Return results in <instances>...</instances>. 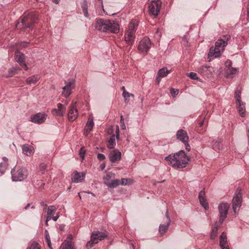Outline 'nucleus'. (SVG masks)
<instances>
[{"label":"nucleus","instance_id":"bf43d9fd","mask_svg":"<svg viewBox=\"0 0 249 249\" xmlns=\"http://www.w3.org/2000/svg\"><path fill=\"white\" fill-rule=\"evenodd\" d=\"M59 215H56L54 216H53L51 218H52V219L54 221H56L58 219V218H59Z\"/></svg>","mask_w":249,"mask_h":249},{"label":"nucleus","instance_id":"a19ab883","mask_svg":"<svg viewBox=\"0 0 249 249\" xmlns=\"http://www.w3.org/2000/svg\"><path fill=\"white\" fill-rule=\"evenodd\" d=\"M45 239H46V242L47 243L48 246L50 249H52L50 237L49 235V233L47 230L45 231Z\"/></svg>","mask_w":249,"mask_h":249},{"label":"nucleus","instance_id":"9b49d317","mask_svg":"<svg viewBox=\"0 0 249 249\" xmlns=\"http://www.w3.org/2000/svg\"><path fill=\"white\" fill-rule=\"evenodd\" d=\"M110 20L99 18L96 20L95 28L99 31L103 32H107V27H108V23Z\"/></svg>","mask_w":249,"mask_h":249},{"label":"nucleus","instance_id":"bb28decb","mask_svg":"<svg viewBox=\"0 0 249 249\" xmlns=\"http://www.w3.org/2000/svg\"><path fill=\"white\" fill-rule=\"evenodd\" d=\"M138 25V24L135 20H132L129 24L126 31L135 34Z\"/></svg>","mask_w":249,"mask_h":249},{"label":"nucleus","instance_id":"9d476101","mask_svg":"<svg viewBox=\"0 0 249 249\" xmlns=\"http://www.w3.org/2000/svg\"><path fill=\"white\" fill-rule=\"evenodd\" d=\"M165 224H160L159 226V232L160 234H163L167 232L171 223V219L168 210H166L165 213Z\"/></svg>","mask_w":249,"mask_h":249},{"label":"nucleus","instance_id":"aec40b11","mask_svg":"<svg viewBox=\"0 0 249 249\" xmlns=\"http://www.w3.org/2000/svg\"><path fill=\"white\" fill-rule=\"evenodd\" d=\"M177 138L182 142H189V137L187 132L183 129H180L177 133Z\"/></svg>","mask_w":249,"mask_h":249},{"label":"nucleus","instance_id":"774afa93","mask_svg":"<svg viewBox=\"0 0 249 249\" xmlns=\"http://www.w3.org/2000/svg\"><path fill=\"white\" fill-rule=\"evenodd\" d=\"M23 65H24V70L25 71H27L28 70V69L27 66L25 63H24Z\"/></svg>","mask_w":249,"mask_h":249},{"label":"nucleus","instance_id":"c756f323","mask_svg":"<svg viewBox=\"0 0 249 249\" xmlns=\"http://www.w3.org/2000/svg\"><path fill=\"white\" fill-rule=\"evenodd\" d=\"M237 71L238 70L236 68L233 67L227 68L226 69V77L229 78H232L233 77V75L236 74Z\"/></svg>","mask_w":249,"mask_h":249},{"label":"nucleus","instance_id":"393cba45","mask_svg":"<svg viewBox=\"0 0 249 249\" xmlns=\"http://www.w3.org/2000/svg\"><path fill=\"white\" fill-rule=\"evenodd\" d=\"M57 106L58 108L53 109L52 110L53 113L56 114L57 116H63L66 111V108L63 107V105L61 103L57 104Z\"/></svg>","mask_w":249,"mask_h":249},{"label":"nucleus","instance_id":"1a4fd4ad","mask_svg":"<svg viewBox=\"0 0 249 249\" xmlns=\"http://www.w3.org/2000/svg\"><path fill=\"white\" fill-rule=\"evenodd\" d=\"M231 39V36L226 35L223 36L222 38L218 39L215 43V47L219 49L221 51H223L225 47L227 45L228 41Z\"/></svg>","mask_w":249,"mask_h":249},{"label":"nucleus","instance_id":"864d4df0","mask_svg":"<svg viewBox=\"0 0 249 249\" xmlns=\"http://www.w3.org/2000/svg\"><path fill=\"white\" fill-rule=\"evenodd\" d=\"M97 158L99 160L102 161V160H104L106 159V157L104 154H101V153H98L97 155Z\"/></svg>","mask_w":249,"mask_h":249},{"label":"nucleus","instance_id":"338daca9","mask_svg":"<svg viewBox=\"0 0 249 249\" xmlns=\"http://www.w3.org/2000/svg\"><path fill=\"white\" fill-rule=\"evenodd\" d=\"M30 206V203H28L24 208L25 210H27Z\"/></svg>","mask_w":249,"mask_h":249},{"label":"nucleus","instance_id":"72a5a7b5","mask_svg":"<svg viewBox=\"0 0 249 249\" xmlns=\"http://www.w3.org/2000/svg\"><path fill=\"white\" fill-rule=\"evenodd\" d=\"M238 104V111L240 113V115L241 117H243L245 116L246 114V110L244 106L243 105V104L241 102Z\"/></svg>","mask_w":249,"mask_h":249},{"label":"nucleus","instance_id":"f03ea898","mask_svg":"<svg viewBox=\"0 0 249 249\" xmlns=\"http://www.w3.org/2000/svg\"><path fill=\"white\" fill-rule=\"evenodd\" d=\"M12 179L14 181H21L25 179L28 176V170L25 167H20L16 170L14 167L11 171Z\"/></svg>","mask_w":249,"mask_h":249},{"label":"nucleus","instance_id":"e2e57ef3","mask_svg":"<svg viewBox=\"0 0 249 249\" xmlns=\"http://www.w3.org/2000/svg\"><path fill=\"white\" fill-rule=\"evenodd\" d=\"M83 13H84V16L86 17H89V14H88V10L87 11H83Z\"/></svg>","mask_w":249,"mask_h":249},{"label":"nucleus","instance_id":"423d86ee","mask_svg":"<svg viewBox=\"0 0 249 249\" xmlns=\"http://www.w3.org/2000/svg\"><path fill=\"white\" fill-rule=\"evenodd\" d=\"M65 84L66 85L62 88V95L67 98L71 94V89L75 87V80L70 79L68 83L65 81Z\"/></svg>","mask_w":249,"mask_h":249},{"label":"nucleus","instance_id":"4c0bfd02","mask_svg":"<svg viewBox=\"0 0 249 249\" xmlns=\"http://www.w3.org/2000/svg\"><path fill=\"white\" fill-rule=\"evenodd\" d=\"M17 71V69L14 67H12L11 68L9 69L8 71V73L5 74H3L2 76L4 77H10L13 76L16 72V71Z\"/></svg>","mask_w":249,"mask_h":249},{"label":"nucleus","instance_id":"2eb2a0df","mask_svg":"<svg viewBox=\"0 0 249 249\" xmlns=\"http://www.w3.org/2000/svg\"><path fill=\"white\" fill-rule=\"evenodd\" d=\"M116 139H118L119 137V128L118 125L116 126ZM116 145V141H115V135L114 134L112 135L109 140L108 141L107 143V147L109 149H113L115 146Z\"/></svg>","mask_w":249,"mask_h":249},{"label":"nucleus","instance_id":"de8ad7c7","mask_svg":"<svg viewBox=\"0 0 249 249\" xmlns=\"http://www.w3.org/2000/svg\"><path fill=\"white\" fill-rule=\"evenodd\" d=\"M130 179L127 178H122L120 181V184L122 185H126L130 184Z\"/></svg>","mask_w":249,"mask_h":249},{"label":"nucleus","instance_id":"b1692460","mask_svg":"<svg viewBox=\"0 0 249 249\" xmlns=\"http://www.w3.org/2000/svg\"><path fill=\"white\" fill-rule=\"evenodd\" d=\"M22 152L27 156L32 155L34 153V147L28 144H24L22 147Z\"/></svg>","mask_w":249,"mask_h":249},{"label":"nucleus","instance_id":"6e6d98bb","mask_svg":"<svg viewBox=\"0 0 249 249\" xmlns=\"http://www.w3.org/2000/svg\"><path fill=\"white\" fill-rule=\"evenodd\" d=\"M120 122L122 124V126H121L122 128L123 129H125L126 127H125V125L124 124V119L123 116L122 115L121 116Z\"/></svg>","mask_w":249,"mask_h":249},{"label":"nucleus","instance_id":"ddd939ff","mask_svg":"<svg viewBox=\"0 0 249 249\" xmlns=\"http://www.w3.org/2000/svg\"><path fill=\"white\" fill-rule=\"evenodd\" d=\"M107 27V33H118L120 30V26L117 21L114 20H110Z\"/></svg>","mask_w":249,"mask_h":249},{"label":"nucleus","instance_id":"f257e3e1","mask_svg":"<svg viewBox=\"0 0 249 249\" xmlns=\"http://www.w3.org/2000/svg\"><path fill=\"white\" fill-rule=\"evenodd\" d=\"M165 160L175 169L185 168L190 161L189 158L183 150H180L173 155H169L165 158Z\"/></svg>","mask_w":249,"mask_h":249},{"label":"nucleus","instance_id":"4468645a","mask_svg":"<svg viewBox=\"0 0 249 249\" xmlns=\"http://www.w3.org/2000/svg\"><path fill=\"white\" fill-rule=\"evenodd\" d=\"M46 114L41 113L32 115L30 118V121L35 124H41L46 119Z\"/></svg>","mask_w":249,"mask_h":249},{"label":"nucleus","instance_id":"7ed1b4c3","mask_svg":"<svg viewBox=\"0 0 249 249\" xmlns=\"http://www.w3.org/2000/svg\"><path fill=\"white\" fill-rule=\"evenodd\" d=\"M37 19L36 15L31 13L24 16L21 20L24 28H30L34 25L35 21Z\"/></svg>","mask_w":249,"mask_h":249},{"label":"nucleus","instance_id":"473e14b6","mask_svg":"<svg viewBox=\"0 0 249 249\" xmlns=\"http://www.w3.org/2000/svg\"><path fill=\"white\" fill-rule=\"evenodd\" d=\"M227 235L224 232L220 236V246L224 247L227 245Z\"/></svg>","mask_w":249,"mask_h":249},{"label":"nucleus","instance_id":"8fccbe9b","mask_svg":"<svg viewBox=\"0 0 249 249\" xmlns=\"http://www.w3.org/2000/svg\"><path fill=\"white\" fill-rule=\"evenodd\" d=\"M47 165L44 163H41L39 166V171L41 172L42 174H44L46 169Z\"/></svg>","mask_w":249,"mask_h":249},{"label":"nucleus","instance_id":"5701e85b","mask_svg":"<svg viewBox=\"0 0 249 249\" xmlns=\"http://www.w3.org/2000/svg\"><path fill=\"white\" fill-rule=\"evenodd\" d=\"M124 37L125 41L127 45L132 46L133 44L135 34L126 31Z\"/></svg>","mask_w":249,"mask_h":249},{"label":"nucleus","instance_id":"69168bd1","mask_svg":"<svg viewBox=\"0 0 249 249\" xmlns=\"http://www.w3.org/2000/svg\"><path fill=\"white\" fill-rule=\"evenodd\" d=\"M203 124H204V121H202L199 123V125L200 127H201L203 126Z\"/></svg>","mask_w":249,"mask_h":249},{"label":"nucleus","instance_id":"052dcab7","mask_svg":"<svg viewBox=\"0 0 249 249\" xmlns=\"http://www.w3.org/2000/svg\"><path fill=\"white\" fill-rule=\"evenodd\" d=\"M51 217L50 216H47L46 221H45V225L46 226H48V221L51 220Z\"/></svg>","mask_w":249,"mask_h":249},{"label":"nucleus","instance_id":"a878e982","mask_svg":"<svg viewBox=\"0 0 249 249\" xmlns=\"http://www.w3.org/2000/svg\"><path fill=\"white\" fill-rule=\"evenodd\" d=\"M222 51L219 50V49L216 48V47H212L210 49V51L208 53L209 57H213L214 58L219 57Z\"/></svg>","mask_w":249,"mask_h":249},{"label":"nucleus","instance_id":"f704fd0d","mask_svg":"<svg viewBox=\"0 0 249 249\" xmlns=\"http://www.w3.org/2000/svg\"><path fill=\"white\" fill-rule=\"evenodd\" d=\"M119 185H120V181L119 179H116L112 180L111 182H110L109 184H107V186L109 188H116Z\"/></svg>","mask_w":249,"mask_h":249},{"label":"nucleus","instance_id":"680f3d73","mask_svg":"<svg viewBox=\"0 0 249 249\" xmlns=\"http://www.w3.org/2000/svg\"><path fill=\"white\" fill-rule=\"evenodd\" d=\"M40 204L41 206H44L45 207H46L47 206V204L46 203H45V202L44 201H41L40 202Z\"/></svg>","mask_w":249,"mask_h":249},{"label":"nucleus","instance_id":"4be33fe9","mask_svg":"<svg viewBox=\"0 0 249 249\" xmlns=\"http://www.w3.org/2000/svg\"><path fill=\"white\" fill-rule=\"evenodd\" d=\"M170 71L166 68H163L159 70L156 77V82L159 84L162 77H165L169 73Z\"/></svg>","mask_w":249,"mask_h":249},{"label":"nucleus","instance_id":"a18cd8bd","mask_svg":"<svg viewBox=\"0 0 249 249\" xmlns=\"http://www.w3.org/2000/svg\"><path fill=\"white\" fill-rule=\"evenodd\" d=\"M27 249H40V248L37 243L34 242Z\"/></svg>","mask_w":249,"mask_h":249},{"label":"nucleus","instance_id":"58836bf2","mask_svg":"<svg viewBox=\"0 0 249 249\" xmlns=\"http://www.w3.org/2000/svg\"><path fill=\"white\" fill-rule=\"evenodd\" d=\"M94 238L93 237V235L90 236V240L89 242H87L86 244V248L87 249H90L92 247H93L95 244H96V242L94 241Z\"/></svg>","mask_w":249,"mask_h":249},{"label":"nucleus","instance_id":"6ab92c4d","mask_svg":"<svg viewBox=\"0 0 249 249\" xmlns=\"http://www.w3.org/2000/svg\"><path fill=\"white\" fill-rule=\"evenodd\" d=\"M85 176L86 174L84 172L79 173L77 171H75L72 174V181L76 183L81 182L85 179Z\"/></svg>","mask_w":249,"mask_h":249},{"label":"nucleus","instance_id":"4d7b16f0","mask_svg":"<svg viewBox=\"0 0 249 249\" xmlns=\"http://www.w3.org/2000/svg\"><path fill=\"white\" fill-rule=\"evenodd\" d=\"M231 65H232V62L230 60H227L225 62V65L226 67V69L230 68V67H232Z\"/></svg>","mask_w":249,"mask_h":249},{"label":"nucleus","instance_id":"f3484780","mask_svg":"<svg viewBox=\"0 0 249 249\" xmlns=\"http://www.w3.org/2000/svg\"><path fill=\"white\" fill-rule=\"evenodd\" d=\"M94 124L93 122V117L90 115L88 120L86 126L84 128V134L85 136H88L89 132L92 130Z\"/></svg>","mask_w":249,"mask_h":249},{"label":"nucleus","instance_id":"6e6552de","mask_svg":"<svg viewBox=\"0 0 249 249\" xmlns=\"http://www.w3.org/2000/svg\"><path fill=\"white\" fill-rule=\"evenodd\" d=\"M229 205L227 203H221L218 206L219 222L222 224L227 217Z\"/></svg>","mask_w":249,"mask_h":249},{"label":"nucleus","instance_id":"0eeeda50","mask_svg":"<svg viewBox=\"0 0 249 249\" xmlns=\"http://www.w3.org/2000/svg\"><path fill=\"white\" fill-rule=\"evenodd\" d=\"M151 45V41L149 38L144 37L139 42L138 49L142 53H147Z\"/></svg>","mask_w":249,"mask_h":249},{"label":"nucleus","instance_id":"79ce46f5","mask_svg":"<svg viewBox=\"0 0 249 249\" xmlns=\"http://www.w3.org/2000/svg\"><path fill=\"white\" fill-rule=\"evenodd\" d=\"M241 91L239 90L236 89L235 91V98L236 99L237 103H241Z\"/></svg>","mask_w":249,"mask_h":249},{"label":"nucleus","instance_id":"ea45409f","mask_svg":"<svg viewBox=\"0 0 249 249\" xmlns=\"http://www.w3.org/2000/svg\"><path fill=\"white\" fill-rule=\"evenodd\" d=\"M114 175V174L112 173H108L107 174L106 176H105L103 178L104 183L107 186V184H109L110 183L109 180L111 178L112 175Z\"/></svg>","mask_w":249,"mask_h":249},{"label":"nucleus","instance_id":"13d9d810","mask_svg":"<svg viewBox=\"0 0 249 249\" xmlns=\"http://www.w3.org/2000/svg\"><path fill=\"white\" fill-rule=\"evenodd\" d=\"M183 143L185 144L186 150L189 151L191 149V147H190V145L188 143V142H183Z\"/></svg>","mask_w":249,"mask_h":249},{"label":"nucleus","instance_id":"0e129e2a","mask_svg":"<svg viewBox=\"0 0 249 249\" xmlns=\"http://www.w3.org/2000/svg\"><path fill=\"white\" fill-rule=\"evenodd\" d=\"M221 249H230L228 246H224V247H220Z\"/></svg>","mask_w":249,"mask_h":249},{"label":"nucleus","instance_id":"7c9ffc66","mask_svg":"<svg viewBox=\"0 0 249 249\" xmlns=\"http://www.w3.org/2000/svg\"><path fill=\"white\" fill-rule=\"evenodd\" d=\"M40 78L38 75H34L28 77L26 79V82L29 84H35Z\"/></svg>","mask_w":249,"mask_h":249},{"label":"nucleus","instance_id":"c9c22d12","mask_svg":"<svg viewBox=\"0 0 249 249\" xmlns=\"http://www.w3.org/2000/svg\"><path fill=\"white\" fill-rule=\"evenodd\" d=\"M218 231V225H217V222H216L214 227L213 228L212 231L210 234V237L212 239H214L217 234Z\"/></svg>","mask_w":249,"mask_h":249},{"label":"nucleus","instance_id":"39448f33","mask_svg":"<svg viewBox=\"0 0 249 249\" xmlns=\"http://www.w3.org/2000/svg\"><path fill=\"white\" fill-rule=\"evenodd\" d=\"M235 195L232 199V209L234 212L236 213L240 208L242 202L241 190L237 189Z\"/></svg>","mask_w":249,"mask_h":249},{"label":"nucleus","instance_id":"2f4dec72","mask_svg":"<svg viewBox=\"0 0 249 249\" xmlns=\"http://www.w3.org/2000/svg\"><path fill=\"white\" fill-rule=\"evenodd\" d=\"M60 249H73L71 241H65L60 246Z\"/></svg>","mask_w":249,"mask_h":249},{"label":"nucleus","instance_id":"603ef678","mask_svg":"<svg viewBox=\"0 0 249 249\" xmlns=\"http://www.w3.org/2000/svg\"><path fill=\"white\" fill-rule=\"evenodd\" d=\"M213 146L214 148H217L218 149H220L221 148L222 144L220 142L215 141V142L213 143Z\"/></svg>","mask_w":249,"mask_h":249},{"label":"nucleus","instance_id":"c03bdc74","mask_svg":"<svg viewBox=\"0 0 249 249\" xmlns=\"http://www.w3.org/2000/svg\"><path fill=\"white\" fill-rule=\"evenodd\" d=\"M210 68L208 66H202L199 68L198 71L203 74L205 71H209Z\"/></svg>","mask_w":249,"mask_h":249},{"label":"nucleus","instance_id":"dca6fc26","mask_svg":"<svg viewBox=\"0 0 249 249\" xmlns=\"http://www.w3.org/2000/svg\"><path fill=\"white\" fill-rule=\"evenodd\" d=\"M93 235L94 238V241L97 244L99 241H101L106 237H107L108 235L107 233L99 231H93L92 232L91 235Z\"/></svg>","mask_w":249,"mask_h":249},{"label":"nucleus","instance_id":"20e7f679","mask_svg":"<svg viewBox=\"0 0 249 249\" xmlns=\"http://www.w3.org/2000/svg\"><path fill=\"white\" fill-rule=\"evenodd\" d=\"M161 4L162 2L160 0L151 1L148 7L149 14L154 17H157L160 12Z\"/></svg>","mask_w":249,"mask_h":249},{"label":"nucleus","instance_id":"3c124183","mask_svg":"<svg viewBox=\"0 0 249 249\" xmlns=\"http://www.w3.org/2000/svg\"><path fill=\"white\" fill-rule=\"evenodd\" d=\"M86 150L84 149V147H82L80 149V151H79V155L80 156V157L82 159V160H83L85 158V155L86 154Z\"/></svg>","mask_w":249,"mask_h":249},{"label":"nucleus","instance_id":"5fc2aeb1","mask_svg":"<svg viewBox=\"0 0 249 249\" xmlns=\"http://www.w3.org/2000/svg\"><path fill=\"white\" fill-rule=\"evenodd\" d=\"M81 7L82 8L83 11L88 10V6L86 0H84L83 3L82 4Z\"/></svg>","mask_w":249,"mask_h":249},{"label":"nucleus","instance_id":"cd10ccee","mask_svg":"<svg viewBox=\"0 0 249 249\" xmlns=\"http://www.w3.org/2000/svg\"><path fill=\"white\" fill-rule=\"evenodd\" d=\"M15 59L19 63L24 62L25 60L24 55L21 52L16 51L15 53Z\"/></svg>","mask_w":249,"mask_h":249},{"label":"nucleus","instance_id":"412c9836","mask_svg":"<svg viewBox=\"0 0 249 249\" xmlns=\"http://www.w3.org/2000/svg\"><path fill=\"white\" fill-rule=\"evenodd\" d=\"M198 198L200 204L204 207L205 210H208L209 207L207 201L205 196V193L204 191L201 190L198 195Z\"/></svg>","mask_w":249,"mask_h":249},{"label":"nucleus","instance_id":"49530a36","mask_svg":"<svg viewBox=\"0 0 249 249\" xmlns=\"http://www.w3.org/2000/svg\"><path fill=\"white\" fill-rule=\"evenodd\" d=\"M179 90L177 89L171 88L170 89V92L172 97H175L178 94Z\"/></svg>","mask_w":249,"mask_h":249},{"label":"nucleus","instance_id":"a211bd4d","mask_svg":"<svg viewBox=\"0 0 249 249\" xmlns=\"http://www.w3.org/2000/svg\"><path fill=\"white\" fill-rule=\"evenodd\" d=\"M109 159L113 163L119 161L121 159V153L118 149H114L109 153Z\"/></svg>","mask_w":249,"mask_h":249},{"label":"nucleus","instance_id":"e433bc0d","mask_svg":"<svg viewBox=\"0 0 249 249\" xmlns=\"http://www.w3.org/2000/svg\"><path fill=\"white\" fill-rule=\"evenodd\" d=\"M56 209L55 207L53 205H51L49 206L47 211V215L48 216H50L51 218H52V216H53L54 214Z\"/></svg>","mask_w":249,"mask_h":249},{"label":"nucleus","instance_id":"37998d69","mask_svg":"<svg viewBox=\"0 0 249 249\" xmlns=\"http://www.w3.org/2000/svg\"><path fill=\"white\" fill-rule=\"evenodd\" d=\"M123 96L125 102L128 103L129 101V97H130V93L127 91H124L123 92Z\"/></svg>","mask_w":249,"mask_h":249},{"label":"nucleus","instance_id":"f8f14e48","mask_svg":"<svg viewBox=\"0 0 249 249\" xmlns=\"http://www.w3.org/2000/svg\"><path fill=\"white\" fill-rule=\"evenodd\" d=\"M78 116V112L76 108V103L71 104L68 115L69 121L71 122L74 121L77 118Z\"/></svg>","mask_w":249,"mask_h":249},{"label":"nucleus","instance_id":"c85d7f7f","mask_svg":"<svg viewBox=\"0 0 249 249\" xmlns=\"http://www.w3.org/2000/svg\"><path fill=\"white\" fill-rule=\"evenodd\" d=\"M2 160L3 162L0 163V172L1 174H4L8 166V159L3 157Z\"/></svg>","mask_w":249,"mask_h":249},{"label":"nucleus","instance_id":"09e8293b","mask_svg":"<svg viewBox=\"0 0 249 249\" xmlns=\"http://www.w3.org/2000/svg\"><path fill=\"white\" fill-rule=\"evenodd\" d=\"M191 79L193 80H198L199 78L198 77L197 74L194 72H191L188 75Z\"/></svg>","mask_w":249,"mask_h":249}]
</instances>
